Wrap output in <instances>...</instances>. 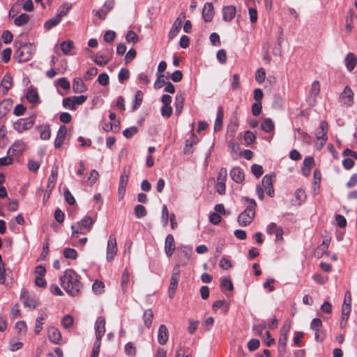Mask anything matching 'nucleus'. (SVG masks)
<instances>
[{"label": "nucleus", "mask_w": 357, "mask_h": 357, "mask_svg": "<svg viewBox=\"0 0 357 357\" xmlns=\"http://www.w3.org/2000/svg\"><path fill=\"white\" fill-rule=\"evenodd\" d=\"M294 197L298 204H301L305 199L306 195L305 191L299 188L295 191Z\"/></svg>", "instance_id": "48"}, {"label": "nucleus", "mask_w": 357, "mask_h": 357, "mask_svg": "<svg viewBox=\"0 0 357 357\" xmlns=\"http://www.w3.org/2000/svg\"><path fill=\"white\" fill-rule=\"evenodd\" d=\"M153 319V312L151 309H147L144 312L143 321L145 326L149 328L151 326Z\"/></svg>", "instance_id": "31"}, {"label": "nucleus", "mask_w": 357, "mask_h": 357, "mask_svg": "<svg viewBox=\"0 0 357 357\" xmlns=\"http://www.w3.org/2000/svg\"><path fill=\"white\" fill-rule=\"evenodd\" d=\"M60 283L68 294L76 296L81 293L82 284L79 276L73 269H67L60 277Z\"/></svg>", "instance_id": "1"}, {"label": "nucleus", "mask_w": 357, "mask_h": 357, "mask_svg": "<svg viewBox=\"0 0 357 357\" xmlns=\"http://www.w3.org/2000/svg\"><path fill=\"white\" fill-rule=\"evenodd\" d=\"M73 236L77 237L79 234H85L79 222H77L71 225Z\"/></svg>", "instance_id": "41"}, {"label": "nucleus", "mask_w": 357, "mask_h": 357, "mask_svg": "<svg viewBox=\"0 0 357 357\" xmlns=\"http://www.w3.org/2000/svg\"><path fill=\"white\" fill-rule=\"evenodd\" d=\"M24 147L25 144L22 141H17L15 142L11 147L9 148L8 153L11 154V155L21 153L24 149Z\"/></svg>", "instance_id": "26"}, {"label": "nucleus", "mask_w": 357, "mask_h": 357, "mask_svg": "<svg viewBox=\"0 0 357 357\" xmlns=\"http://www.w3.org/2000/svg\"><path fill=\"white\" fill-rule=\"evenodd\" d=\"M21 299L24 307L36 309L38 306V301L30 296L26 290H22L20 296Z\"/></svg>", "instance_id": "8"}, {"label": "nucleus", "mask_w": 357, "mask_h": 357, "mask_svg": "<svg viewBox=\"0 0 357 357\" xmlns=\"http://www.w3.org/2000/svg\"><path fill=\"white\" fill-rule=\"evenodd\" d=\"M262 105L261 102H255L252 105V113L254 116H257L261 112Z\"/></svg>", "instance_id": "59"}, {"label": "nucleus", "mask_w": 357, "mask_h": 357, "mask_svg": "<svg viewBox=\"0 0 357 357\" xmlns=\"http://www.w3.org/2000/svg\"><path fill=\"white\" fill-rule=\"evenodd\" d=\"M138 131V129L136 126H132L128 128L125 129L123 131V135L125 137L129 139L133 137Z\"/></svg>", "instance_id": "49"}, {"label": "nucleus", "mask_w": 357, "mask_h": 357, "mask_svg": "<svg viewBox=\"0 0 357 357\" xmlns=\"http://www.w3.org/2000/svg\"><path fill=\"white\" fill-rule=\"evenodd\" d=\"M230 176L231 179L237 183H241L245 179L244 172L238 167H234L231 169L230 171Z\"/></svg>", "instance_id": "17"}, {"label": "nucleus", "mask_w": 357, "mask_h": 357, "mask_svg": "<svg viewBox=\"0 0 357 357\" xmlns=\"http://www.w3.org/2000/svg\"><path fill=\"white\" fill-rule=\"evenodd\" d=\"M261 184L265 188L267 195L270 197H274L275 191L273 185V178L271 175H265L262 178Z\"/></svg>", "instance_id": "10"}, {"label": "nucleus", "mask_w": 357, "mask_h": 357, "mask_svg": "<svg viewBox=\"0 0 357 357\" xmlns=\"http://www.w3.org/2000/svg\"><path fill=\"white\" fill-rule=\"evenodd\" d=\"M68 8L66 10H61L56 15L50 18L45 23V28L46 29H51L54 26H56L62 20V17L67 14Z\"/></svg>", "instance_id": "9"}, {"label": "nucleus", "mask_w": 357, "mask_h": 357, "mask_svg": "<svg viewBox=\"0 0 357 357\" xmlns=\"http://www.w3.org/2000/svg\"><path fill=\"white\" fill-rule=\"evenodd\" d=\"M30 17L26 13H22L14 20V24L17 26H23L29 22Z\"/></svg>", "instance_id": "35"}, {"label": "nucleus", "mask_w": 357, "mask_h": 357, "mask_svg": "<svg viewBox=\"0 0 357 357\" xmlns=\"http://www.w3.org/2000/svg\"><path fill=\"white\" fill-rule=\"evenodd\" d=\"M214 15L213 6L212 3L207 2L202 9V17L206 22L212 21Z\"/></svg>", "instance_id": "12"}, {"label": "nucleus", "mask_w": 357, "mask_h": 357, "mask_svg": "<svg viewBox=\"0 0 357 357\" xmlns=\"http://www.w3.org/2000/svg\"><path fill=\"white\" fill-rule=\"evenodd\" d=\"M158 342L161 345H165L169 339V331L167 326L161 324L158 328Z\"/></svg>", "instance_id": "14"}, {"label": "nucleus", "mask_w": 357, "mask_h": 357, "mask_svg": "<svg viewBox=\"0 0 357 357\" xmlns=\"http://www.w3.org/2000/svg\"><path fill=\"white\" fill-rule=\"evenodd\" d=\"M116 37V33L114 31L108 30L105 32L103 39L106 43H112Z\"/></svg>", "instance_id": "62"}, {"label": "nucleus", "mask_w": 357, "mask_h": 357, "mask_svg": "<svg viewBox=\"0 0 357 357\" xmlns=\"http://www.w3.org/2000/svg\"><path fill=\"white\" fill-rule=\"evenodd\" d=\"M266 78V71L263 68H259L255 73V80L259 84L264 82Z\"/></svg>", "instance_id": "47"}, {"label": "nucleus", "mask_w": 357, "mask_h": 357, "mask_svg": "<svg viewBox=\"0 0 357 357\" xmlns=\"http://www.w3.org/2000/svg\"><path fill=\"white\" fill-rule=\"evenodd\" d=\"M129 176L130 170L126 168H124L120 176L119 186L126 188L127 184L128 183Z\"/></svg>", "instance_id": "36"}, {"label": "nucleus", "mask_w": 357, "mask_h": 357, "mask_svg": "<svg viewBox=\"0 0 357 357\" xmlns=\"http://www.w3.org/2000/svg\"><path fill=\"white\" fill-rule=\"evenodd\" d=\"M62 104L63 107L66 109H69L70 110L75 109V105L74 103L73 98H71L70 97L66 98L63 100Z\"/></svg>", "instance_id": "51"}, {"label": "nucleus", "mask_w": 357, "mask_h": 357, "mask_svg": "<svg viewBox=\"0 0 357 357\" xmlns=\"http://www.w3.org/2000/svg\"><path fill=\"white\" fill-rule=\"evenodd\" d=\"M185 97L183 93H177L175 98V114L179 116L183 110L184 105Z\"/></svg>", "instance_id": "21"}, {"label": "nucleus", "mask_w": 357, "mask_h": 357, "mask_svg": "<svg viewBox=\"0 0 357 357\" xmlns=\"http://www.w3.org/2000/svg\"><path fill=\"white\" fill-rule=\"evenodd\" d=\"M47 319V315L45 313L40 314V316H38L36 320V325H35V333L39 334L40 332L43 329V325L44 324V321Z\"/></svg>", "instance_id": "32"}, {"label": "nucleus", "mask_w": 357, "mask_h": 357, "mask_svg": "<svg viewBox=\"0 0 357 357\" xmlns=\"http://www.w3.org/2000/svg\"><path fill=\"white\" fill-rule=\"evenodd\" d=\"M63 255L66 259H75L77 257V252L75 249L67 248L63 250Z\"/></svg>", "instance_id": "46"}, {"label": "nucleus", "mask_w": 357, "mask_h": 357, "mask_svg": "<svg viewBox=\"0 0 357 357\" xmlns=\"http://www.w3.org/2000/svg\"><path fill=\"white\" fill-rule=\"evenodd\" d=\"M175 250V241L172 234H168L165 238V252L166 255L171 257Z\"/></svg>", "instance_id": "15"}, {"label": "nucleus", "mask_w": 357, "mask_h": 357, "mask_svg": "<svg viewBox=\"0 0 357 357\" xmlns=\"http://www.w3.org/2000/svg\"><path fill=\"white\" fill-rule=\"evenodd\" d=\"M117 253L116 239L114 236L111 235L109 237L107 246V261H112Z\"/></svg>", "instance_id": "6"}, {"label": "nucleus", "mask_w": 357, "mask_h": 357, "mask_svg": "<svg viewBox=\"0 0 357 357\" xmlns=\"http://www.w3.org/2000/svg\"><path fill=\"white\" fill-rule=\"evenodd\" d=\"M79 222L84 230L89 231L93 227L94 220L90 216H85Z\"/></svg>", "instance_id": "33"}, {"label": "nucleus", "mask_w": 357, "mask_h": 357, "mask_svg": "<svg viewBox=\"0 0 357 357\" xmlns=\"http://www.w3.org/2000/svg\"><path fill=\"white\" fill-rule=\"evenodd\" d=\"M197 142V137L195 135L194 133H192L190 139L185 141V146L183 149V152L185 154H189L192 152V146L193 144H195Z\"/></svg>", "instance_id": "30"}, {"label": "nucleus", "mask_w": 357, "mask_h": 357, "mask_svg": "<svg viewBox=\"0 0 357 357\" xmlns=\"http://www.w3.org/2000/svg\"><path fill=\"white\" fill-rule=\"evenodd\" d=\"M251 171L257 178L261 176L264 173L262 167L257 164H254L252 165Z\"/></svg>", "instance_id": "53"}, {"label": "nucleus", "mask_w": 357, "mask_h": 357, "mask_svg": "<svg viewBox=\"0 0 357 357\" xmlns=\"http://www.w3.org/2000/svg\"><path fill=\"white\" fill-rule=\"evenodd\" d=\"M130 72L126 68H121L119 73L118 78L121 83L129 79Z\"/></svg>", "instance_id": "50"}, {"label": "nucleus", "mask_w": 357, "mask_h": 357, "mask_svg": "<svg viewBox=\"0 0 357 357\" xmlns=\"http://www.w3.org/2000/svg\"><path fill=\"white\" fill-rule=\"evenodd\" d=\"M223 116H224V113H223L222 107H220L217 112L216 119H215V124H214V130L215 132L219 131L222 129Z\"/></svg>", "instance_id": "29"}, {"label": "nucleus", "mask_w": 357, "mask_h": 357, "mask_svg": "<svg viewBox=\"0 0 357 357\" xmlns=\"http://www.w3.org/2000/svg\"><path fill=\"white\" fill-rule=\"evenodd\" d=\"M58 85L64 90H68L70 88V84L66 77L59 78L57 80Z\"/></svg>", "instance_id": "64"}, {"label": "nucleus", "mask_w": 357, "mask_h": 357, "mask_svg": "<svg viewBox=\"0 0 357 357\" xmlns=\"http://www.w3.org/2000/svg\"><path fill=\"white\" fill-rule=\"evenodd\" d=\"M40 133V139L43 140H47L51 137V130L49 125H41L36 128Z\"/></svg>", "instance_id": "27"}, {"label": "nucleus", "mask_w": 357, "mask_h": 357, "mask_svg": "<svg viewBox=\"0 0 357 357\" xmlns=\"http://www.w3.org/2000/svg\"><path fill=\"white\" fill-rule=\"evenodd\" d=\"M56 177H57V170L52 169V172H51V175L48 178V182H47V188L50 191H52V189L54 188Z\"/></svg>", "instance_id": "39"}, {"label": "nucleus", "mask_w": 357, "mask_h": 357, "mask_svg": "<svg viewBox=\"0 0 357 357\" xmlns=\"http://www.w3.org/2000/svg\"><path fill=\"white\" fill-rule=\"evenodd\" d=\"M146 210L143 205L138 204L135 207V215L137 218H142L146 215Z\"/></svg>", "instance_id": "44"}, {"label": "nucleus", "mask_w": 357, "mask_h": 357, "mask_svg": "<svg viewBox=\"0 0 357 357\" xmlns=\"http://www.w3.org/2000/svg\"><path fill=\"white\" fill-rule=\"evenodd\" d=\"M25 97L31 104H38L40 102L38 93L37 90L33 87L28 89Z\"/></svg>", "instance_id": "19"}, {"label": "nucleus", "mask_w": 357, "mask_h": 357, "mask_svg": "<svg viewBox=\"0 0 357 357\" xmlns=\"http://www.w3.org/2000/svg\"><path fill=\"white\" fill-rule=\"evenodd\" d=\"M73 321H74V320H73V317L68 314V315H65L63 317V319L61 320V324L64 328H69L73 326Z\"/></svg>", "instance_id": "52"}, {"label": "nucleus", "mask_w": 357, "mask_h": 357, "mask_svg": "<svg viewBox=\"0 0 357 357\" xmlns=\"http://www.w3.org/2000/svg\"><path fill=\"white\" fill-rule=\"evenodd\" d=\"M355 16L354 11L352 9H350L345 18L346 25H345V31L349 34L353 29V20Z\"/></svg>", "instance_id": "28"}, {"label": "nucleus", "mask_w": 357, "mask_h": 357, "mask_svg": "<svg viewBox=\"0 0 357 357\" xmlns=\"http://www.w3.org/2000/svg\"><path fill=\"white\" fill-rule=\"evenodd\" d=\"M92 290L96 294H101L105 291V284L102 281L96 280L92 285Z\"/></svg>", "instance_id": "40"}, {"label": "nucleus", "mask_w": 357, "mask_h": 357, "mask_svg": "<svg viewBox=\"0 0 357 357\" xmlns=\"http://www.w3.org/2000/svg\"><path fill=\"white\" fill-rule=\"evenodd\" d=\"M242 199L246 202L247 206L245 210L239 214L237 220L240 226L245 227L250 225L255 217L257 203L254 199L248 197H243Z\"/></svg>", "instance_id": "2"}, {"label": "nucleus", "mask_w": 357, "mask_h": 357, "mask_svg": "<svg viewBox=\"0 0 357 357\" xmlns=\"http://www.w3.org/2000/svg\"><path fill=\"white\" fill-rule=\"evenodd\" d=\"M354 93L350 87L346 86L340 96V102L347 107H351L353 104Z\"/></svg>", "instance_id": "7"}, {"label": "nucleus", "mask_w": 357, "mask_h": 357, "mask_svg": "<svg viewBox=\"0 0 357 357\" xmlns=\"http://www.w3.org/2000/svg\"><path fill=\"white\" fill-rule=\"evenodd\" d=\"M167 82H165L164 79V75L163 74H159L157 75V79L155 80L154 83V88L155 89H158L162 88L164 85H165Z\"/></svg>", "instance_id": "56"}, {"label": "nucleus", "mask_w": 357, "mask_h": 357, "mask_svg": "<svg viewBox=\"0 0 357 357\" xmlns=\"http://www.w3.org/2000/svg\"><path fill=\"white\" fill-rule=\"evenodd\" d=\"M66 134L67 128L65 126H61L57 131L56 137L54 142L56 149H59L62 146Z\"/></svg>", "instance_id": "16"}, {"label": "nucleus", "mask_w": 357, "mask_h": 357, "mask_svg": "<svg viewBox=\"0 0 357 357\" xmlns=\"http://www.w3.org/2000/svg\"><path fill=\"white\" fill-rule=\"evenodd\" d=\"M243 137L248 144H252L256 139L255 135L250 130L245 132Z\"/></svg>", "instance_id": "57"}, {"label": "nucleus", "mask_w": 357, "mask_h": 357, "mask_svg": "<svg viewBox=\"0 0 357 357\" xmlns=\"http://www.w3.org/2000/svg\"><path fill=\"white\" fill-rule=\"evenodd\" d=\"M261 129L266 132H271L275 129V124L271 119L266 118L261 125Z\"/></svg>", "instance_id": "34"}, {"label": "nucleus", "mask_w": 357, "mask_h": 357, "mask_svg": "<svg viewBox=\"0 0 357 357\" xmlns=\"http://www.w3.org/2000/svg\"><path fill=\"white\" fill-rule=\"evenodd\" d=\"M12 107L13 102L9 99L0 102V121L10 111Z\"/></svg>", "instance_id": "23"}, {"label": "nucleus", "mask_w": 357, "mask_h": 357, "mask_svg": "<svg viewBox=\"0 0 357 357\" xmlns=\"http://www.w3.org/2000/svg\"><path fill=\"white\" fill-rule=\"evenodd\" d=\"M13 82V77L9 73L6 74L1 83L0 87L2 88V93L3 94L7 93L8 91L11 88Z\"/></svg>", "instance_id": "24"}, {"label": "nucleus", "mask_w": 357, "mask_h": 357, "mask_svg": "<svg viewBox=\"0 0 357 357\" xmlns=\"http://www.w3.org/2000/svg\"><path fill=\"white\" fill-rule=\"evenodd\" d=\"M126 40L128 43H137L138 42V36L133 31H129L126 36Z\"/></svg>", "instance_id": "54"}, {"label": "nucleus", "mask_w": 357, "mask_h": 357, "mask_svg": "<svg viewBox=\"0 0 357 357\" xmlns=\"http://www.w3.org/2000/svg\"><path fill=\"white\" fill-rule=\"evenodd\" d=\"M35 50L36 48L33 44L24 43L15 50L14 56L18 62H26L31 59Z\"/></svg>", "instance_id": "3"}, {"label": "nucleus", "mask_w": 357, "mask_h": 357, "mask_svg": "<svg viewBox=\"0 0 357 357\" xmlns=\"http://www.w3.org/2000/svg\"><path fill=\"white\" fill-rule=\"evenodd\" d=\"M345 66L349 71H352L357 63L356 56L354 53H348L344 59Z\"/></svg>", "instance_id": "25"}, {"label": "nucleus", "mask_w": 357, "mask_h": 357, "mask_svg": "<svg viewBox=\"0 0 357 357\" xmlns=\"http://www.w3.org/2000/svg\"><path fill=\"white\" fill-rule=\"evenodd\" d=\"M227 176V171L226 168H221L218 174V182L225 183Z\"/></svg>", "instance_id": "60"}, {"label": "nucleus", "mask_w": 357, "mask_h": 357, "mask_svg": "<svg viewBox=\"0 0 357 357\" xmlns=\"http://www.w3.org/2000/svg\"><path fill=\"white\" fill-rule=\"evenodd\" d=\"M161 220L164 227H166L169 220V211L166 205L162 206Z\"/></svg>", "instance_id": "55"}, {"label": "nucleus", "mask_w": 357, "mask_h": 357, "mask_svg": "<svg viewBox=\"0 0 357 357\" xmlns=\"http://www.w3.org/2000/svg\"><path fill=\"white\" fill-rule=\"evenodd\" d=\"M36 115L33 114L28 118L20 119L14 123L13 127L15 130L22 132L31 128L36 121Z\"/></svg>", "instance_id": "4"}, {"label": "nucleus", "mask_w": 357, "mask_h": 357, "mask_svg": "<svg viewBox=\"0 0 357 357\" xmlns=\"http://www.w3.org/2000/svg\"><path fill=\"white\" fill-rule=\"evenodd\" d=\"M180 278V268L179 265H176L172 273V277L170 279V283L169 286V296L170 298L174 296L176 290L178 287V284Z\"/></svg>", "instance_id": "5"}, {"label": "nucleus", "mask_w": 357, "mask_h": 357, "mask_svg": "<svg viewBox=\"0 0 357 357\" xmlns=\"http://www.w3.org/2000/svg\"><path fill=\"white\" fill-rule=\"evenodd\" d=\"M73 91L76 93H82L87 90V88L80 77H75L73 83Z\"/></svg>", "instance_id": "22"}, {"label": "nucleus", "mask_w": 357, "mask_h": 357, "mask_svg": "<svg viewBox=\"0 0 357 357\" xmlns=\"http://www.w3.org/2000/svg\"><path fill=\"white\" fill-rule=\"evenodd\" d=\"M111 60V57L105 55H98L93 59V61L100 66H103L107 64Z\"/></svg>", "instance_id": "38"}, {"label": "nucleus", "mask_w": 357, "mask_h": 357, "mask_svg": "<svg viewBox=\"0 0 357 357\" xmlns=\"http://www.w3.org/2000/svg\"><path fill=\"white\" fill-rule=\"evenodd\" d=\"M98 73V69L96 67L90 68L85 73L84 79L87 81L91 79L93 77L96 75Z\"/></svg>", "instance_id": "63"}, {"label": "nucleus", "mask_w": 357, "mask_h": 357, "mask_svg": "<svg viewBox=\"0 0 357 357\" xmlns=\"http://www.w3.org/2000/svg\"><path fill=\"white\" fill-rule=\"evenodd\" d=\"M221 288L232 291L234 286L231 280L229 278H222L221 280Z\"/></svg>", "instance_id": "61"}, {"label": "nucleus", "mask_w": 357, "mask_h": 357, "mask_svg": "<svg viewBox=\"0 0 357 357\" xmlns=\"http://www.w3.org/2000/svg\"><path fill=\"white\" fill-rule=\"evenodd\" d=\"M142 100H143L142 91H137L135 93V100L132 104V109L133 110H135L137 108H138L141 105V104L142 102Z\"/></svg>", "instance_id": "42"}, {"label": "nucleus", "mask_w": 357, "mask_h": 357, "mask_svg": "<svg viewBox=\"0 0 357 357\" xmlns=\"http://www.w3.org/2000/svg\"><path fill=\"white\" fill-rule=\"evenodd\" d=\"M125 352L127 355L134 356L136 354V348L132 342H128L125 346Z\"/></svg>", "instance_id": "58"}, {"label": "nucleus", "mask_w": 357, "mask_h": 357, "mask_svg": "<svg viewBox=\"0 0 357 357\" xmlns=\"http://www.w3.org/2000/svg\"><path fill=\"white\" fill-rule=\"evenodd\" d=\"M287 341V335L280 334V337L278 340L280 353H284Z\"/></svg>", "instance_id": "43"}, {"label": "nucleus", "mask_w": 357, "mask_h": 357, "mask_svg": "<svg viewBox=\"0 0 357 357\" xmlns=\"http://www.w3.org/2000/svg\"><path fill=\"white\" fill-rule=\"evenodd\" d=\"M320 92V84L319 81H314L311 85L310 95V96L317 97Z\"/></svg>", "instance_id": "45"}, {"label": "nucleus", "mask_w": 357, "mask_h": 357, "mask_svg": "<svg viewBox=\"0 0 357 357\" xmlns=\"http://www.w3.org/2000/svg\"><path fill=\"white\" fill-rule=\"evenodd\" d=\"M48 337L51 342L59 344L61 340V334L56 328L50 327L48 328Z\"/></svg>", "instance_id": "20"}, {"label": "nucleus", "mask_w": 357, "mask_h": 357, "mask_svg": "<svg viewBox=\"0 0 357 357\" xmlns=\"http://www.w3.org/2000/svg\"><path fill=\"white\" fill-rule=\"evenodd\" d=\"M236 8L234 6H226L222 8L223 20L231 22L236 16Z\"/></svg>", "instance_id": "18"}, {"label": "nucleus", "mask_w": 357, "mask_h": 357, "mask_svg": "<svg viewBox=\"0 0 357 357\" xmlns=\"http://www.w3.org/2000/svg\"><path fill=\"white\" fill-rule=\"evenodd\" d=\"M73 47L74 43L70 40L63 41L61 43V50L65 55L69 54Z\"/></svg>", "instance_id": "37"}, {"label": "nucleus", "mask_w": 357, "mask_h": 357, "mask_svg": "<svg viewBox=\"0 0 357 357\" xmlns=\"http://www.w3.org/2000/svg\"><path fill=\"white\" fill-rule=\"evenodd\" d=\"M320 128L324 130L323 134L321 136H319L318 137L317 140H321V143L319 144H317L316 148L318 150H321L324 146L326 144L327 140H328V123L326 121H322L320 123Z\"/></svg>", "instance_id": "11"}, {"label": "nucleus", "mask_w": 357, "mask_h": 357, "mask_svg": "<svg viewBox=\"0 0 357 357\" xmlns=\"http://www.w3.org/2000/svg\"><path fill=\"white\" fill-rule=\"evenodd\" d=\"M105 332V320L102 317H98L95 323L96 338H102Z\"/></svg>", "instance_id": "13"}]
</instances>
